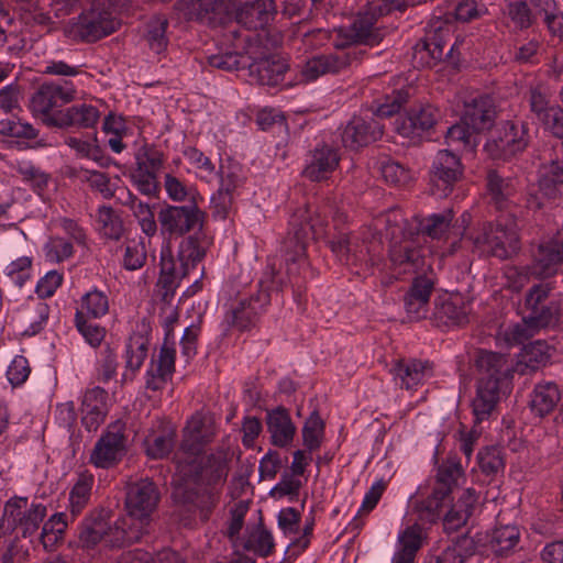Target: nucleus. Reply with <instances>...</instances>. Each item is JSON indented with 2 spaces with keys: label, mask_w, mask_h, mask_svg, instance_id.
Segmentation results:
<instances>
[{
  "label": "nucleus",
  "mask_w": 563,
  "mask_h": 563,
  "mask_svg": "<svg viewBox=\"0 0 563 563\" xmlns=\"http://www.w3.org/2000/svg\"><path fill=\"white\" fill-rule=\"evenodd\" d=\"M478 464L486 475H495L505 467L501 450L495 446L486 448L478 453Z\"/></svg>",
  "instance_id": "nucleus-62"
},
{
  "label": "nucleus",
  "mask_w": 563,
  "mask_h": 563,
  "mask_svg": "<svg viewBox=\"0 0 563 563\" xmlns=\"http://www.w3.org/2000/svg\"><path fill=\"white\" fill-rule=\"evenodd\" d=\"M327 225V216L318 211L312 214L309 207L299 208L292 213L285 241L287 278L277 271L275 263L268 264L260 283L262 289L255 296L241 300L228 314L227 319L231 325L239 330H247L254 325L258 314L271 301V290H283L288 284L294 288L301 287L297 276L308 266L307 243L311 239L322 238Z\"/></svg>",
  "instance_id": "nucleus-2"
},
{
  "label": "nucleus",
  "mask_w": 563,
  "mask_h": 563,
  "mask_svg": "<svg viewBox=\"0 0 563 563\" xmlns=\"http://www.w3.org/2000/svg\"><path fill=\"white\" fill-rule=\"evenodd\" d=\"M463 176L461 158L449 150H441L433 158L430 169L431 191L439 198L446 197Z\"/></svg>",
  "instance_id": "nucleus-14"
},
{
  "label": "nucleus",
  "mask_w": 563,
  "mask_h": 563,
  "mask_svg": "<svg viewBox=\"0 0 563 563\" xmlns=\"http://www.w3.org/2000/svg\"><path fill=\"white\" fill-rule=\"evenodd\" d=\"M124 428L121 423L110 426L107 432L97 441L90 454V462L100 468L115 465L126 451Z\"/></svg>",
  "instance_id": "nucleus-15"
},
{
  "label": "nucleus",
  "mask_w": 563,
  "mask_h": 563,
  "mask_svg": "<svg viewBox=\"0 0 563 563\" xmlns=\"http://www.w3.org/2000/svg\"><path fill=\"white\" fill-rule=\"evenodd\" d=\"M108 529V521L101 516L86 518L79 530V542L84 548H93L104 539Z\"/></svg>",
  "instance_id": "nucleus-45"
},
{
  "label": "nucleus",
  "mask_w": 563,
  "mask_h": 563,
  "mask_svg": "<svg viewBox=\"0 0 563 563\" xmlns=\"http://www.w3.org/2000/svg\"><path fill=\"white\" fill-rule=\"evenodd\" d=\"M462 475L461 463L455 459H448L439 465L431 495L417 507L419 519L428 522H435L439 519L444 499L452 493Z\"/></svg>",
  "instance_id": "nucleus-9"
},
{
  "label": "nucleus",
  "mask_w": 563,
  "mask_h": 563,
  "mask_svg": "<svg viewBox=\"0 0 563 563\" xmlns=\"http://www.w3.org/2000/svg\"><path fill=\"white\" fill-rule=\"evenodd\" d=\"M163 165V154L154 146L144 144L135 153V168L158 172Z\"/></svg>",
  "instance_id": "nucleus-60"
},
{
  "label": "nucleus",
  "mask_w": 563,
  "mask_h": 563,
  "mask_svg": "<svg viewBox=\"0 0 563 563\" xmlns=\"http://www.w3.org/2000/svg\"><path fill=\"white\" fill-rule=\"evenodd\" d=\"M277 13L274 0H253L240 4L235 11L238 23L251 30L268 25Z\"/></svg>",
  "instance_id": "nucleus-21"
},
{
  "label": "nucleus",
  "mask_w": 563,
  "mask_h": 563,
  "mask_svg": "<svg viewBox=\"0 0 563 563\" xmlns=\"http://www.w3.org/2000/svg\"><path fill=\"white\" fill-rule=\"evenodd\" d=\"M527 145L528 139L525 126L506 121L495 129L484 150L493 159L507 161L523 152Z\"/></svg>",
  "instance_id": "nucleus-12"
},
{
  "label": "nucleus",
  "mask_w": 563,
  "mask_h": 563,
  "mask_svg": "<svg viewBox=\"0 0 563 563\" xmlns=\"http://www.w3.org/2000/svg\"><path fill=\"white\" fill-rule=\"evenodd\" d=\"M118 1L96 0L92 9L79 18L78 32L82 40L95 42L117 31L120 22L112 15L111 8Z\"/></svg>",
  "instance_id": "nucleus-13"
},
{
  "label": "nucleus",
  "mask_w": 563,
  "mask_h": 563,
  "mask_svg": "<svg viewBox=\"0 0 563 563\" xmlns=\"http://www.w3.org/2000/svg\"><path fill=\"white\" fill-rule=\"evenodd\" d=\"M175 432L170 429L148 434L144 441L146 453L152 459H163L174 446Z\"/></svg>",
  "instance_id": "nucleus-49"
},
{
  "label": "nucleus",
  "mask_w": 563,
  "mask_h": 563,
  "mask_svg": "<svg viewBox=\"0 0 563 563\" xmlns=\"http://www.w3.org/2000/svg\"><path fill=\"white\" fill-rule=\"evenodd\" d=\"M434 319L443 324H463L467 322V309L460 298H452L446 295L435 300Z\"/></svg>",
  "instance_id": "nucleus-39"
},
{
  "label": "nucleus",
  "mask_w": 563,
  "mask_h": 563,
  "mask_svg": "<svg viewBox=\"0 0 563 563\" xmlns=\"http://www.w3.org/2000/svg\"><path fill=\"white\" fill-rule=\"evenodd\" d=\"M446 144L456 148L474 150L477 146V133H475L466 123L461 121L449 128L445 135Z\"/></svg>",
  "instance_id": "nucleus-50"
},
{
  "label": "nucleus",
  "mask_w": 563,
  "mask_h": 563,
  "mask_svg": "<svg viewBox=\"0 0 563 563\" xmlns=\"http://www.w3.org/2000/svg\"><path fill=\"white\" fill-rule=\"evenodd\" d=\"M495 114V109L490 101L481 97L474 98L465 104L462 119L464 123L478 134L493 125Z\"/></svg>",
  "instance_id": "nucleus-33"
},
{
  "label": "nucleus",
  "mask_w": 563,
  "mask_h": 563,
  "mask_svg": "<svg viewBox=\"0 0 563 563\" xmlns=\"http://www.w3.org/2000/svg\"><path fill=\"white\" fill-rule=\"evenodd\" d=\"M45 257L52 263H60L74 253L73 244L64 238H51L44 246Z\"/></svg>",
  "instance_id": "nucleus-63"
},
{
  "label": "nucleus",
  "mask_w": 563,
  "mask_h": 563,
  "mask_svg": "<svg viewBox=\"0 0 563 563\" xmlns=\"http://www.w3.org/2000/svg\"><path fill=\"white\" fill-rule=\"evenodd\" d=\"M203 213L196 206H168L158 213V222L163 234L181 236L200 228Z\"/></svg>",
  "instance_id": "nucleus-16"
},
{
  "label": "nucleus",
  "mask_w": 563,
  "mask_h": 563,
  "mask_svg": "<svg viewBox=\"0 0 563 563\" xmlns=\"http://www.w3.org/2000/svg\"><path fill=\"white\" fill-rule=\"evenodd\" d=\"M184 156L199 179L210 183L217 178L218 170L214 164L201 151L189 146L184 150Z\"/></svg>",
  "instance_id": "nucleus-46"
},
{
  "label": "nucleus",
  "mask_w": 563,
  "mask_h": 563,
  "mask_svg": "<svg viewBox=\"0 0 563 563\" xmlns=\"http://www.w3.org/2000/svg\"><path fill=\"white\" fill-rule=\"evenodd\" d=\"M244 547L260 556L266 558L274 551V537L267 529L258 527L251 532Z\"/></svg>",
  "instance_id": "nucleus-57"
},
{
  "label": "nucleus",
  "mask_w": 563,
  "mask_h": 563,
  "mask_svg": "<svg viewBox=\"0 0 563 563\" xmlns=\"http://www.w3.org/2000/svg\"><path fill=\"white\" fill-rule=\"evenodd\" d=\"M77 89L68 80L42 84L30 100L32 113L42 122L54 128L53 121L62 113V108L76 99Z\"/></svg>",
  "instance_id": "nucleus-8"
},
{
  "label": "nucleus",
  "mask_w": 563,
  "mask_h": 563,
  "mask_svg": "<svg viewBox=\"0 0 563 563\" xmlns=\"http://www.w3.org/2000/svg\"><path fill=\"white\" fill-rule=\"evenodd\" d=\"M67 528V515L58 512L53 515L43 526L41 541L45 549H52L63 539Z\"/></svg>",
  "instance_id": "nucleus-54"
},
{
  "label": "nucleus",
  "mask_w": 563,
  "mask_h": 563,
  "mask_svg": "<svg viewBox=\"0 0 563 563\" xmlns=\"http://www.w3.org/2000/svg\"><path fill=\"white\" fill-rule=\"evenodd\" d=\"M93 485V476L87 472L80 473L77 482L69 494V508L71 518L77 517L88 505L91 489Z\"/></svg>",
  "instance_id": "nucleus-44"
},
{
  "label": "nucleus",
  "mask_w": 563,
  "mask_h": 563,
  "mask_svg": "<svg viewBox=\"0 0 563 563\" xmlns=\"http://www.w3.org/2000/svg\"><path fill=\"white\" fill-rule=\"evenodd\" d=\"M109 310V299L106 292L92 289L81 297L80 310L84 318H101Z\"/></svg>",
  "instance_id": "nucleus-55"
},
{
  "label": "nucleus",
  "mask_w": 563,
  "mask_h": 563,
  "mask_svg": "<svg viewBox=\"0 0 563 563\" xmlns=\"http://www.w3.org/2000/svg\"><path fill=\"white\" fill-rule=\"evenodd\" d=\"M205 249L200 246L197 239L189 236L179 245L178 261L172 255L169 246L161 251V274L157 280V287L162 289L164 300L174 296L176 288L181 279L195 269L198 263L205 256Z\"/></svg>",
  "instance_id": "nucleus-6"
},
{
  "label": "nucleus",
  "mask_w": 563,
  "mask_h": 563,
  "mask_svg": "<svg viewBox=\"0 0 563 563\" xmlns=\"http://www.w3.org/2000/svg\"><path fill=\"white\" fill-rule=\"evenodd\" d=\"M159 494L156 485L143 478L126 486L125 508L128 518L146 528L157 507Z\"/></svg>",
  "instance_id": "nucleus-11"
},
{
  "label": "nucleus",
  "mask_w": 563,
  "mask_h": 563,
  "mask_svg": "<svg viewBox=\"0 0 563 563\" xmlns=\"http://www.w3.org/2000/svg\"><path fill=\"white\" fill-rule=\"evenodd\" d=\"M477 504V494L475 489H465L459 499L452 505L451 509L443 518V528L446 532H454L464 525L472 516Z\"/></svg>",
  "instance_id": "nucleus-30"
},
{
  "label": "nucleus",
  "mask_w": 563,
  "mask_h": 563,
  "mask_svg": "<svg viewBox=\"0 0 563 563\" xmlns=\"http://www.w3.org/2000/svg\"><path fill=\"white\" fill-rule=\"evenodd\" d=\"M433 287V280L427 276H418L413 279L404 297L405 309L410 320L427 317Z\"/></svg>",
  "instance_id": "nucleus-25"
},
{
  "label": "nucleus",
  "mask_w": 563,
  "mask_h": 563,
  "mask_svg": "<svg viewBox=\"0 0 563 563\" xmlns=\"http://www.w3.org/2000/svg\"><path fill=\"white\" fill-rule=\"evenodd\" d=\"M176 350L174 343L165 341L159 350L157 358L152 360L146 372V388L162 389L175 372Z\"/></svg>",
  "instance_id": "nucleus-24"
},
{
  "label": "nucleus",
  "mask_w": 563,
  "mask_h": 563,
  "mask_svg": "<svg viewBox=\"0 0 563 563\" xmlns=\"http://www.w3.org/2000/svg\"><path fill=\"white\" fill-rule=\"evenodd\" d=\"M385 227V234L389 241V268L398 273H409L423 264L424 235L410 223L399 209H391L376 220V228Z\"/></svg>",
  "instance_id": "nucleus-4"
},
{
  "label": "nucleus",
  "mask_w": 563,
  "mask_h": 563,
  "mask_svg": "<svg viewBox=\"0 0 563 563\" xmlns=\"http://www.w3.org/2000/svg\"><path fill=\"white\" fill-rule=\"evenodd\" d=\"M146 261L145 245L141 241L131 240L125 243L123 266L128 271L140 269Z\"/></svg>",
  "instance_id": "nucleus-61"
},
{
  "label": "nucleus",
  "mask_w": 563,
  "mask_h": 563,
  "mask_svg": "<svg viewBox=\"0 0 563 563\" xmlns=\"http://www.w3.org/2000/svg\"><path fill=\"white\" fill-rule=\"evenodd\" d=\"M563 263V238L554 236L543 240L533 251V274L549 277L556 273Z\"/></svg>",
  "instance_id": "nucleus-20"
},
{
  "label": "nucleus",
  "mask_w": 563,
  "mask_h": 563,
  "mask_svg": "<svg viewBox=\"0 0 563 563\" xmlns=\"http://www.w3.org/2000/svg\"><path fill=\"white\" fill-rule=\"evenodd\" d=\"M360 11L349 30L340 27L333 42L336 52L316 55L305 60L298 70V82L309 84L325 75H336L346 70L357 59L358 52L351 47L354 43L367 45L378 44L380 32L375 24L377 19L391 12L402 10L404 0H357Z\"/></svg>",
  "instance_id": "nucleus-3"
},
{
  "label": "nucleus",
  "mask_w": 563,
  "mask_h": 563,
  "mask_svg": "<svg viewBox=\"0 0 563 563\" xmlns=\"http://www.w3.org/2000/svg\"><path fill=\"white\" fill-rule=\"evenodd\" d=\"M148 350V340L141 335L130 336L125 350V366L132 373L139 371L146 358Z\"/></svg>",
  "instance_id": "nucleus-52"
},
{
  "label": "nucleus",
  "mask_w": 563,
  "mask_h": 563,
  "mask_svg": "<svg viewBox=\"0 0 563 563\" xmlns=\"http://www.w3.org/2000/svg\"><path fill=\"white\" fill-rule=\"evenodd\" d=\"M380 173L387 183L396 186L406 185L411 179V173L408 168L390 159L380 163Z\"/></svg>",
  "instance_id": "nucleus-64"
},
{
  "label": "nucleus",
  "mask_w": 563,
  "mask_h": 563,
  "mask_svg": "<svg viewBox=\"0 0 563 563\" xmlns=\"http://www.w3.org/2000/svg\"><path fill=\"white\" fill-rule=\"evenodd\" d=\"M288 65L284 59L268 57L250 65L251 76L263 86H277L283 82Z\"/></svg>",
  "instance_id": "nucleus-37"
},
{
  "label": "nucleus",
  "mask_w": 563,
  "mask_h": 563,
  "mask_svg": "<svg viewBox=\"0 0 563 563\" xmlns=\"http://www.w3.org/2000/svg\"><path fill=\"white\" fill-rule=\"evenodd\" d=\"M551 287L549 284H538L531 287L526 296V308L529 310L527 313L530 317L549 313V324L552 322L554 313L550 307L543 305L550 294Z\"/></svg>",
  "instance_id": "nucleus-53"
},
{
  "label": "nucleus",
  "mask_w": 563,
  "mask_h": 563,
  "mask_svg": "<svg viewBox=\"0 0 563 563\" xmlns=\"http://www.w3.org/2000/svg\"><path fill=\"white\" fill-rule=\"evenodd\" d=\"M45 516L44 505L29 504L26 498H11L4 505L0 528H20L23 537H27L38 529Z\"/></svg>",
  "instance_id": "nucleus-10"
},
{
  "label": "nucleus",
  "mask_w": 563,
  "mask_h": 563,
  "mask_svg": "<svg viewBox=\"0 0 563 563\" xmlns=\"http://www.w3.org/2000/svg\"><path fill=\"white\" fill-rule=\"evenodd\" d=\"M560 400L561 393L555 384H539L533 391L531 408L538 416L543 417L552 412Z\"/></svg>",
  "instance_id": "nucleus-43"
},
{
  "label": "nucleus",
  "mask_w": 563,
  "mask_h": 563,
  "mask_svg": "<svg viewBox=\"0 0 563 563\" xmlns=\"http://www.w3.org/2000/svg\"><path fill=\"white\" fill-rule=\"evenodd\" d=\"M108 394L100 387L86 391L82 400V422L87 429L96 430L107 415Z\"/></svg>",
  "instance_id": "nucleus-34"
},
{
  "label": "nucleus",
  "mask_w": 563,
  "mask_h": 563,
  "mask_svg": "<svg viewBox=\"0 0 563 563\" xmlns=\"http://www.w3.org/2000/svg\"><path fill=\"white\" fill-rule=\"evenodd\" d=\"M479 372L476 396L472 401L476 422L486 420L500 399L501 384L510 373L505 355L481 351L476 358Z\"/></svg>",
  "instance_id": "nucleus-5"
},
{
  "label": "nucleus",
  "mask_w": 563,
  "mask_h": 563,
  "mask_svg": "<svg viewBox=\"0 0 563 563\" xmlns=\"http://www.w3.org/2000/svg\"><path fill=\"white\" fill-rule=\"evenodd\" d=\"M167 26L168 21L165 16H154L147 23L145 38L150 48L157 54L162 53L167 46Z\"/></svg>",
  "instance_id": "nucleus-56"
},
{
  "label": "nucleus",
  "mask_w": 563,
  "mask_h": 563,
  "mask_svg": "<svg viewBox=\"0 0 563 563\" xmlns=\"http://www.w3.org/2000/svg\"><path fill=\"white\" fill-rule=\"evenodd\" d=\"M547 325H549L548 312L533 317L526 314L520 323H516L506 330L505 336L510 344H520Z\"/></svg>",
  "instance_id": "nucleus-40"
},
{
  "label": "nucleus",
  "mask_w": 563,
  "mask_h": 563,
  "mask_svg": "<svg viewBox=\"0 0 563 563\" xmlns=\"http://www.w3.org/2000/svg\"><path fill=\"white\" fill-rule=\"evenodd\" d=\"M324 424L320 416L314 411L307 419L302 428V439L305 446L311 452L321 444Z\"/></svg>",
  "instance_id": "nucleus-58"
},
{
  "label": "nucleus",
  "mask_w": 563,
  "mask_h": 563,
  "mask_svg": "<svg viewBox=\"0 0 563 563\" xmlns=\"http://www.w3.org/2000/svg\"><path fill=\"white\" fill-rule=\"evenodd\" d=\"M101 112L98 107L80 102L64 109L53 123L54 128L58 129H92L99 122Z\"/></svg>",
  "instance_id": "nucleus-26"
},
{
  "label": "nucleus",
  "mask_w": 563,
  "mask_h": 563,
  "mask_svg": "<svg viewBox=\"0 0 563 563\" xmlns=\"http://www.w3.org/2000/svg\"><path fill=\"white\" fill-rule=\"evenodd\" d=\"M96 227L103 238L111 240H119L123 233L122 220L111 207L107 206L98 209Z\"/></svg>",
  "instance_id": "nucleus-47"
},
{
  "label": "nucleus",
  "mask_w": 563,
  "mask_h": 563,
  "mask_svg": "<svg viewBox=\"0 0 563 563\" xmlns=\"http://www.w3.org/2000/svg\"><path fill=\"white\" fill-rule=\"evenodd\" d=\"M330 247L342 264L356 266L369 263L372 266H380L379 260L371 255L369 247L357 234H340L330 242Z\"/></svg>",
  "instance_id": "nucleus-18"
},
{
  "label": "nucleus",
  "mask_w": 563,
  "mask_h": 563,
  "mask_svg": "<svg viewBox=\"0 0 563 563\" xmlns=\"http://www.w3.org/2000/svg\"><path fill=\"white\" fill-rule=\"evenodd\" d=\"M474 247L483 254L508 257L518 249V225L512 213L500 216L496 223H482L470 236Z\"/></svg>",
  "instance_id": "nucleus-7"
},
{
  "label": "nucleus",
  "mask_w": 563,
  "mask_h": 563,
  "mask_svg": "<svg viewBox=\"0 0 563 563\" xmlns=\"http://www.w3.org/2000/svg\"><path fill=\"white\" fill-rule=\"evenodd\" d=\"M49 317V306L41 299H30L21 309L22 334L33 336L44 330Z\"/></svg>",
  "instance_id": "nucleus-32"
},
{
  "label": "nucleus",
  "mask_w": 563,
  "mask_h": 563,
  "mask_svg": "<svg viewBox=\"0 0 563 563\" xmlns=\"http://www.w3.org/2000/svg\"><path fill=\"white\" fill-rule=\"evenodd\" d=\"M391 373L400 386L409 389L431 375V366L428 362L418 360H398L394 364Z\"/></svg>",
  "instance_id": "nucleus-36"
},
{
  "label": "nucleus",
  "mask_w": 563,
  "mask_h": 563,
  "mask_svg": "<svg viewBox=\"0 0 563 563\" xmlns=\"http://www.w3.org/2000/svg\"><path fill=\"white\" fill-rule=\"evenodd\" d=\"M486 187L489 201L498 210H510L517 192V183L511 177H504L496 170H489L486 176Z\"/></svg>",
  "instance_id": "nucleus-28"
},
{
  "label": "nucleus",
  "mask_w": 563,
  "mask_h": 563,
  "mask_svg": "<svg viewBox=\"0 0 563 563\" xmlns=\"http://www.w3.org/2000/svg\"><path fill=\"white\" fill-rule=\"evenodd\" d=\"M520 542V530L515 525L496 527L488 539V547L496 555H508Z\"/></svg>",
  "instance_id": "nucleus-41"
},
{
  "label": "nucleus",
  "mask_w": 563,
  "mask_h": 563,
  "mask_svg": "<svg viewBox=\"0 0 563 563\" xmlns=\"http://www.w3.org/2000/svg\"><path fill=\"white\" fill-rule=\"evenodd\" d=\"M32 258L29 256H21L4 268L5 276L12 284L22 287L31 277Z\"/></svg>",
  "instance_id": "nucleus-59"
},
{
  "label": "nucleus",
  "mask_w": 563,
  "mask_h": 563,
  "mask_svg": "<svg viewBox=\"0 0 563 563\" xmlns=\"http://www.w3.org/2000/svg\"><path fill=\"white\" fill-rule=\"evenodd\" d=\"M134 217L137 219L139 224L147 236H153L157 232V224L155 221L154 212L148 203L141 201L137 197L129 192V200L126 202Z\"/></svg>",
  "instance_id": "nucleus-51"
},
{
  "label": "nucleus",
  "mask_w": 563,
  "mask_h": 563,
  "mask_svg": "<svg viewBox=\"0 0 563 563\" xmlns=\"http://www.w3.org/2000/svg\"><path fill=\"white\" fill-rule=\"evenodd\" d=\"M550 358L549 346L543 341H534L526 345L520 354L516 371L521 374L533 372L545 365Z\"/></svg>",
  "instance_id": "nucleus-42"
},
{
  "label": "nucleus",
  "mask_w": 563,
  "mask_h": 563,
  "mask_svg": "<svg viewBox=\"0 0 563 563\" xmlns=\"http://www.w3.org/2000/svg\"><path fill=\"white\" fill-rule=\"evenodd\" d=\"M422 540L423 530L418 523L408 526L400 531L391 563H415L417 553L422 547Z\"/></svg>",
  "instance_id": "nucleus-31"
},
{
  "label": "nucleus",
  "mask_w": 563,
  "mask_h": 563,
  "mask_svg": "<svg viewBox=\"0 0 563 563\" xmlns=\"http://www.w3.org/2000/svg\"><path fill=\"white\" fill-rule=\"evenodd\" d=\"M484 538L477 533L475 536L465 534L457 538L449 545L438 558V563H465L471 556L476 554L483 545Z\"/></svg>",
  "instance_id": "nucleus-35"
},
{
  "label": "nucleus",
  "mask_w": 563,
  "mask_h": 563,
  "mask_svg": "<svg viewBox=\"0 0 563 563\" xmlns=\"http://www.w3.org/2000/svg\"><path fill=\"white\" fill-rule=\"evenodd\" d=\"M382 134V126L376 120L353 117L343 130L342 143L345 147L357 150L376 141Z\"/></svg>",
  "instance_id": "nucleus-23"
},
{
  "label": "nucleus",
  "mask_w": 563,
  "mask_h": 563,
  "mask_svg": "<svg viewBox=\"0 0 563 563\" xmlns=\"http://www.w3.org/2000/svg\"><path fill=\"white\" fill-rule=\"evenodd\" d=\"M217 170L220 186L212 201L220 212L225 213L232 206L234 195L243 184L244 176L241 166L231 159L222 162Z\"/></svg>",
  "instance_id": "nucleus-19"
},
{
  "label": "nucleus",
  "mask_w": 563,
  "mask_h": 563,
  "mask_svg": "<svg viewBox=\"0 0 563 563\" xmlns=\"http://www.w3.org/2000/svg\"><path fill=\"white\" fill-rule=\"evenodd\" d=\"M439 112L431 106H420L413 108L401 123L397 126V131L405 137L419 135L421 132L430 130L438 121Z\"/></svg>",
  "instance_id": "nucleus-29"
},
{
  "label": "nucleus",
  "mask_w": 563,
  "mask_h": 563,
  "mask_svg": "<svg viewBox=\"0 0 563 563\" xmlns=\"http://www.w3.org/2000/svg\"><path fill=\"white\" fill-rule=\"evenodd\" d=\"M225 0H187L189 14L202 23L212 24L224 12Z\"/></svg>",
  "instance_id": "nucleus-48"
},
{
  "label": "nucleus",
  "mask_w": 563,
  "mask_h": 563,
  "mask_svg": "<svg viewBox=\"0 0 563 563\" xmlns=\"http://www.w3.org/2000/svg\"><path fill=\"white\" fill-rule=\"evenodd\" d=\"M265 421L271 442L275 446L286 448L291 444L296 434V426L288 409L279 406L267 410Z\"/></svg>",
  "instance_id": "nucleus-27"
},
{
  "label": "nucleus",
  "mask_w": 563,
  "mask_h": 563,
  "mask_svg": "<svg viewBox=\"0 0 563 563\" xmlns=\"http://www.w3.org/2000/svg\"><path fill=\"white\" fill-rule=\"evenodd\" d=\"M530 109L545 130L562 141L554 147L556 153H563V109L551 104L548 97L538 89L530 91Z\"/></svg>",
  "instance_id": "nucleus-17"
},
{
  "label": "nucleus",
  "mask_w": 563,
  "mask_h": 563,
  "mask_svg": "<svg viewBox=\"0 0 563 563\" xmlns=\"http://www.w3.org/2000/svg\"><path fill=\"white\" fill-rule=\"evenodd\" d=\"M145 532L146 530L144 527L125 517L118 519L113 526L108 523L103 541L109 547L120 548L125 544L137 542Z\"/></svg>",
  "instance_id": "nucleus-38"
},
{
  "label": "nucleus",
  "mask_w": 563,
  "mask_h": 563,
  "mask_svg": "<svg viewBox=\"0 0 563 563\" xmlns=\"http://www.w3.org/2000/svg\"><path fill=\"white\" fill-rule=\"evenodd\" d=\"M340 163V155L328 144H320L311 152L302 175L311 181H321L330 177Z\"/></svg>",
  "instance_id": "nucleus-22"
},
{
  "label": "nucleus",
  "mask_w": 563,
  "mask_h": 563,
  "mask_svg": "<svg viewBox=\"0 0 563 563\" xmlns=\"http://www.w3.org/2000/svg\"><path fill=\"white\" fill-rule=\"evenodd\" d=\"M217 431L216 420L209 413L196 412L187 421L173 477V495L177 500L203 509L214 505L216 495L211 487L227 478L228 454L225 451L211 454L203 465L198 463V459L214 440Z\"/></svg>",
  "instance_id": "nucleus-1"
}]
</instances>
